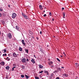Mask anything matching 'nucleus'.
<instances>
[{
	"mask_svg": "<svg viewBox=\"0 0 79 79\" xmlns=\"http://www.w3.org/2000/svg\"><path fill=\"white\" fill-rule=\"evenodd\" d=\"M47 73V75H48V74H48V73Z\"/></svg>",
	"mask_w": 79,
	"mask_h": 79,
	"instance_id": "nucleus-53",
	"label": "nucleus"
},
{
	"mask_svg": "<svg viewBox=\"0 0 79 79\" xmlns=\"http://www.w3.org/2000/svg\"><path fill=\"white\" fill-rule=\"evenodd\" d=\"M39 68L41 69L42 68H43V66H42V65H39Z\"/></svg>",
	"mask_w": 79,
	"mask_h": 79,
	"instance_id": "nucleus-14",
	"label": "nucleus"
},
{
	"mask_svg": "<svg viewBox=\"0 0 79 79\" xmlns=\"http://www.w3.org/2000/svg\"><path fill=\"white\" fill-rule=\"evenodd\" d=\"M37 40H38V39H39V38H37Z\"/></svg>",
	"mask_w": 79,
	"mask_h": 79,
	"instance_id": "nucleus-52",
	"label": "nucleus"
},
{
	"mask_svg": "<svg viewBox=\"0 0 79 79\" xmlns=\"http://www.w3.org/2000/svg\"><path fill=\"white\" fill-rule=\"evenodd\" d=\"M2 15V14L1 13H0V17H1Z\"/></svg>",
	"mask_w": 79,
	"mask_h": 79,
	"instance_id": "nucleus-34",
	"label": "nucleus"
},
{
	"mask_svg": "<svg viewBox=\"0 0 79 79\" xmlns=\"http://www.w3.org/2000/svg\"><path fill=\"white\" fill-rule=\"evenodd\" d=\"M0 64H1V65H2V66H3L5 65V62L2 61V62L0 63Z\"/></svg>",
	"mask_w": 79,
	"mask_h": 79,
	"instance_id": "nucleus-6",
	"label": "nucleus"
},
{
	"mask_svg": "<svg viewBox=\"0 0 79 79\" xmlns=\"http://www.w3.org/2000/svg\"><path fill=\"white\" fill-rule=\"evenodd\" d=\"M63 54H64V55L65 56H66V54H64V52H63Z\"/></svg>",
	"mask_w": 79,
	"mask_h": 79,
	"instance_id": "nucleus-41",
	"label": "nucleus"
},
{
	"mask_svg": "<svg viewBox=\"0 0 79 79\" xmlns=\"http://www.w3.org/2000/svg\"><path fill=\"white\" fill-rule=\"evenodd\" d=\"M22 42L23 45H25V43H24V40H22Z\"/></svg>",
	"mask_w": 79,
	"mask_h": 79,
	"instance_id": "nucleus-8",
	"label": "nucleus"
},
{
	"mask_svg": "<svg viewBox=\"0 0 79 79\" xmlns=\"http://www.w3.org/2000/svg\"><path fill=\"white\" fill-rule=\"evenodd\" d=\"M64 76H65V77H68V75L66 74H64L63 75Z\"/></svg>",
	"mask_w": 79,
	"mask_h": 79,
	"instance_id": "nucleus-13",
	"label": "nucleus"
},
{
	"mask_svg": "<svg viewBox=\"0 0 79 79\" xmlns=\"http://www.w3.org/2000/svg\"><path fill=\"white\" fill-rule=\"evenodd\" d=\"M62 10H64V7H62Z\"/></svg>",
	"mask_w": 79,
	"mask_h": 79,
	"instance_id": "nucleus-36",
	"label": "nucleus"
},
{
	"mask_svg": "<svg viewBox=\"0 0 79 79\" xmlns=\"http://www.w3.org/2000/svg\"><path fill=\"white\" fill-rule=\"evenodd\" d=\"M31 61V62H32L33 63V64H34V63H35V61L33 59H32Z\"/></svg>",
	"mask_w": 79,
	"mask_h": 79,
	"instance_id": "nucleus-9",
	"label": "nucleus"
},
{
	"mask_svg": "<svg viewBox=\"0 0 79 79\" xmlns=\"http://www.w3.org/2000/svg\"><path fill=\"white\" fill-rule=\"evenodd\" d=\"M0 35H1V32H0Z\"/></svg>",
	"mask_w": 79,
	"mask_h": 79,
	"instance_id": "nucleus-49",
	"label": "nucleus"
},
{
	"mask_svg": "<svg viewBox=\"0 0 79 79\" xmlns=\"http://www.w3.org/2000/svg\"><path fill=\"white\" fill-rule=\"evenodd\" d=\"M47 47H49L48 45H47Z\"/></svg>",
	"mask_w": 79,
	"mask_h": 79,
	"instance_id": "nucleus-50",
	"label": "nucleus"
},
{
	"mask_svg": "<svg viewBox=\"0 0 79 79\" xmlns=\"http://www.w3.org/2000/svg\"><path fill=\"white\" fill-rule=\"evenodd\" d=\"M45 73H48V72L47 71H46L45 72Z\"/></svg>",
	"mask_w": 79,
	"mask_h": 79,
	"instance_id": "nucleus-33",
	"label": "nucleus"
},
{
	"mask_svg": "<svg viewBox=\"0 0 79 79\" xmlns=\"http://www.w3.org/2000/svg\"><path fill=\"white\" fill-rule=\"evenodd\" d=\"M56 79H60V78L57 77L56 78Z\"/></svg>",
	"mask_w": 79,
	"mask_h": 79,
	"instance_id": "nucleus-39",
	"label": "nucleus"
},
{
	"mask_svg": "<svg viewBox=\"0 0 79 79\" xmlns=\"http://www.w3.org/2000/svg\"><path fill=\"white\" fill-rule=\"evenodd\" d=\"M19 50H22V48H21L20 47H19Z\"/></svg>",
	"mask_w": 79,
	"mask_h": 79,
	"instance_id": "nucleus-31",
	"label": "nucleus"
},
{
	"mask_svg": "<svg viewBox=\"0 0 79 79\" xmlns=\"http://www.w3.org/2000/svg\"><path fill=\"white\" fill-rule=\"evenodd\" d=\"M0 54H2V52H1V51H0Z\"/></svg>",
	"mask_w": 79,
	"mask_h": 79,
	"instance_id": "nucleus-46",
	"label": "nucleus"
},
{
	"mask_svg": "<svg viewBox=\"0 0 79 79\" xmlns=\"http://www.w3.org/2000/svg\"><path fill=\"white\" fill-rule=\"evenodd\" d=\"M19 51H20V52H21V51H22V50H19Z\"/></svg>",
	"mask_w": 79,
	"mask_h": 79,
	"instance_id": "nucleus-45",
	"label": "nucleus"
},
{
	"mask_svg": "<svg viewBox=\"0 0 79 79\" xmlns=\"http://www.w3.org/2000/svg\"><path fill=\"white\" fill-rule=\"evenodd\" d=\"M62 14L63 15H64V16H65V13L63 12Z\"/></svg>",
	"mask_w": 79,
	"mask_h": 79,
	"instance_id": "nucleus-23",
	"label": "nucleus"
},
{
	"mask_svg": "<svg viewBox=\"0 0 79 79\" xmlns=\"http://www.w3.org/2000/svg\"><path fill=\"white\" fill-rule=\"evenodd\" d=\"M14 68H15V67H14L12 68V71H14Z\"/></svg>",
	"mask_w": 79,
	"mask_h": 79,
	"instance_id": "nucleus-28",
	"label": "nucleus"
},
{
	"mask_svg": "<svg viewBox=\"0 0 79 79\" xmlns=\"http://www.w3.org/2000/svg\"><path fill=\"white\" fill-rule=\"evenodd\" d=\"M16 28L18 31H19V27H18V26H16Z\"/></svg>",
	"mask_w": 79,
	"mask_h": 79,
	"instance_id": "nucleus-16",
	"label": "nucleus"
},
{
	"mask_svg": "<svg viewBox=\"0 0 79 79\" xmlns=\"http://www.w3.org/2000/svg\"><path fill=\"white\" fill-rule=\"evenodd\" d=\"M40 34H42V31H40Z\"/></svg>",
	"mask_w": 79,
	"mask_h": 79,
	"instance_id": "nucleus-40",
	"label": "nucleus"
},
{
	"mask_svg": "<svg viewBox=\"0 0 79 79\" xmlns=\"http://www.w3.org/2000/svg\"><path fill=\"white\" fill-rule=\"evenodd\" d=\"M56 59L58 61H59V62H60V60H59V58H56Z\"/></svg>",
	"mask_w": 79,
	"mask_h": 79,
	"instance_id": "nucleus-27",
	"label": "nucleus"
},
{
	"mask_svg": "<svg viewBox=\"0 0 79 79\" xmlns=\"http://www.w3.org/2000/svg\"><path fill=\"white\" fill-rule=\"evenodd\" d=\"M22 15L23 17H24L26 15H25V14H24L23 13H22Z\"/></svg>",
	"mask_w": 79,
	"mask_h": 79,
	"instance_id": "nucleus-19",
	"label": "nucleus"
},
{
	"mask_svg": "<svg viewBox=\"0 0 79 79\" xmlns=\"http://www.w3.org/2000/svg\"><path fill=\"white\" fill-rule=\"evenodd\" d=\"M3 15L4 16H5L6 15H5V14H4Z\"/></svg>",
	"mask_w": 79,
	"mask_h": 79,
	"instance_id": "nucleus-48",
	"label": "nucleus"
},
{
	"mask_svg": "<svg viewBox=\"0 0 79 79\" xmlns=\"http://www.w3.org/2000/svg\"><path fill=\"white\" fill-rule=\"evenodd\" d=\"M61 68L64 69V67H61Z\"/></svg>",
	"mask_w": 79,
	"mask_h": 79,
	"instance_id": "nucleus-47",
	"label": "nucleus"
},
{
	"mask_svg": "<svg viewBox=\"0 0 79 79\" xmlns=\"http://www.w3.org/2000/svg\"><path fill=\"white\" fill-rule=\"evenodd\" d=\"M9 68L10 67H9V66H7L6 67V69L7 70H9Z\"/></svg>",
	"mask_w": 79,
	"mask_h": 79,
	"instance_id": "nucleus-10",
	"label": "nucleus"
},
{
	"mask_svg": "<svg viewBox=\"0 0 79 79\" xmlns=\"http://www.w3.org/2000/svg\"><path fill=\"white\" fill-rule=\"evenodd\" d=\"M41 79H44V78H42Z\"/></svg>",
	"mask_w": 79,
	"mask_h": 79,
	"instance_id": "nucleus-57",
	"label": "nucleus"
},
{
	"mask_svg": "<svg viewBox=\"0 0 79 79\" xmlns=\"http://www.w3.org/2000/svg\"><path fill=\"white\" fill-rule=\"evenodd\" d=\"M39 7L40 10H41L43 9V7H42V5H40Z\"/></svg>",
	"mask_w": 79,
	"mask_h": 79,
	"instance_id": "nucleus-7",
	"label": "nucleus"
},
{
	"mask_svg": "<svg viewBox=\"0 0 79 79\" xmlns=\"http://www.w3.org/2000/svg\"><path fill=\"white\" fill-rule=\"evenodd\" d=\"M26 59L25 58H23L22 60V62L23 63H26Z\"/></svg>",
	"mask_w": 79,
	"mask_h": 79,
	"instance_id": "nucleus-5",
	"label": "nucleus"
},
{
	"mask_svg": "<svg viewBox=\"0 0 79 79\" xmlns=\"http://www.w3.org/2000/svg\"><path fill=\"white\" fill-rule=\"evenodd\" d=\"M63 18H64V16Z\"/></svg>",
	"mask_w": 79,
	"mask_h": 79,
	"instance_id": "nucleus-56",
	"label": "nucleus"
},
{
	"mask_svg": "<svg viewBox=\"0 0 79 79\" xmlns=\"http://www.w3.org/2000/svg\"><path fill=\"white\" fill-rule=\"evenodd\" d=\"M6 59L7 61H10V58H9V57H8L6 58Z\"/></svg>",
	"mask_w": 79,
	"mask_h": 79,
	"instance_id": "nucleus-17",
	"label": "nucleus"
},
{
	"mask_svg": "<svg viewBox=\"0 0 79 79\" xmlns=\"http://www.w3.org/2000/svg\"><path fill=\"white\" fill-rule=\"evenodd\" d=\"M25 76L27 79H28L29 78V77H28V76L26 75H25Z\"/></svg>",
	"mask_w": 79,
	"mask_h": 79,
	"instance_id": "nucleus-20",
	"label": "nucleus"
},
{
	"mask_svg": "<svg viewBox=\"0 0 79 79\" xmlns=\"http://www.w3.org/2000/svg\"><path fill=\"white\" fill-rule=\"evenodd\" d=\"M54 37H55V36H54Z\"/></svg>",
	"mask_w": 79,
	"mask_h": 79,
	"instance_id": "nucleus-58",
	"label": "nucleus"
},
{
	"mask_svg": "<svg viewBox=\"0 0 79 79\" xmlns=\"http://www.w3.org/2000/svg\"><path fill=\"white\" fill-rule=\"evenodd\" d=\"M43 73V71H41V72H40L39 73Z\"/></svg>",
	"mask_w": 79,
	"mask_h": 79,
	"instance_id": "nucleus-30",
	"label": "nucleus"
},
{
	"mask_svg": "<svg viewBox=\"0 0 79 79\" xmlns=\"http://www.w3.org/2000/svg\"><path fill=\"white\" fill-rule=\"evenodd\" d=\"M43 12H45V10H44V11H43Z\"/></svg>",
	"mask_w": 79,
	"mask_h": 79,
	"instance_id": "nucleus-51",
	"label": "nucleus"
},
{
	"mask_svg": "<svg viewBox=\"0 0 79 79\" xmlns=\"http://www.w3.org/2000/svg\"><path fill=\"white\" fill-rule=\"evenodd\" d=\"M0 11H3V9H1V8H0Z\"/></svg>",
	"mask_w": 79,
	"mask_h": 79,
	"instance_id": "nucleus-24",
	"label": "nucleus"
},
{
	"mask_svg": "<svg viewBox=\"0 0 79 79\" xmlns=\"http://www.w3.org/2000/svg\"><path fill=\"white\" fill-rule=\"evenodd\" d=\"M27 61H29V59H27Z\"/></svg>",
	"mask_w": 79,
	"mask_h": 79,
	"instance_id": "nucleus-38",
	"label": "nucleus"
},
{
	"mask_svg": "<svg viewBox=\"0 0 79 79\" xmlns=\"http://www.w3.org/2000/svg\"><path fill=\"white\" fill-rule=\"evenodd\" d=\"M49 15H50V16H51L52 15V13L49 12Z\"/></svg>",
	"mask_w": 79,
	"mask_h": 79,
	"instance_id": "nucleus-29",
	"label": "nucleus"
},
{
	"mask_svg": "<svg viewBox=\"0 0 79 79\" xmlns=\"http://www.w3.org/2000/svg\"><path fill=\"white\" fill-rule=\"evenodd\" d=\"M35 78L36 79H39V77H35Z\"/></svg>",
	"mask_w": 79,
	"mask_h": 79,
	"instance_id": "nucleus-25",
	"label": "nucleus"
},
{
	"mask_svg": "<svg viewBox=\"0 0 79 79\" xmlns=\"http://www.w3.org/2000/svg\"><path fill=\"white\" fill-rule=\"evenodd\" d=\"M25 52H26L27 53H28V50H25Z\"/></svg>",
	"mask_w": 79,
	"mask_h": 79,
	"instance_id": "nucleus-22",
	"label": "nucleus"
},
{
	"mask_svg": "<svg viewBox=\"0 0 79 79\" xmlns=\"http://www.w3.org/2000/svg\"><path fill=\"white\" fill-rule=\"evenodd\" d=\"M50 64H53V62L50 61Z\"/></svg>",
	"mask_w": 79,
	"mask_h": 79,
	"instance_id": "nucleus-32",
	"label": "nucleus"
},
{
	"mask_svg": "<svg viewBox=\"0 0 79 79\" xmlns=\"http://www.w3.org/2000/svg\"><path fill=\"white\" fill-rule=\"evenodd\" d=\"M24 17L25 19H28V16L26 15H25Z\"/></svg>",
	"mask_w": 79,
	"mask_h": 79,
	"instance_id": "nucleus-15",
	"label": "nucleus"
},
{
	"mask_svg": "<svg viewBox=\"0 0 79 79\" xmlns=\"http://www.w3.org/2000/svg\"><path fill=\"white\" fill-rule=\"evenodd\" d=\"M47 16V15H46V14H44V17H45V16Z\"/></svg>",
	"mask_w": 79,
	"mask_h": 79,
	"instance_id": "nucleus-35",
	"label": "nucleus"
},
{
	"mask_svg": "<svg viewBox=\"0 0 79 79\" xmlns=\"http://www.w3.org/2000/svg\"><path fill=\"white\" fill-rule=\"evenodd\" d=\"M2 52H3V53H6V50H3L2 51Z\"/></svg>",
	"mask_w": 79,
	"mask_h": 79,
	"instance_id": "nucleus-12",
	"label": "nucleus"
},
{
	"mask_svg": "<svg viewBox=\"0 0 79 79\" xmlns=\"http://www.w3.org/2000/svg\"><path fill=\"white\" fill-rule=\"evenodd\" d=\"M57 69V70H56L53 72V73H58V72H59V71H61V69H60V68Z\"/></svg>",
	"mask_w": 79,
	"mask_h": 79,
	"instance_id": "nucleus-3",
	"label": "nucleus"
},
{
	"mask_svg": "<svg viewBox=\"0 0 79 79\" xmlns=\"http://www.w3.org/2000/svg\"><path fill=\"white\" fill-rule=\"evenodd\" d=\"M7 35L9 39H11L12 38V35L11 33H9Z\"/></svg>",
	"mask_w": 79,
	"mask_h": 79,
	"instance_id": "nucleus-2",
	"label": "nucleus"
},
{
	"mask_svg": "<svg viewBox=\"0 0 79 79\" xmlns=\"http://www.w3.org/2000/svg\"><path fill=\"white\" fill-rule=\"evenodd\" d=\"M16 17V14L15 13H14L12 14V18H13V19H15V18Z\"/></svg>",
	"mask_w": 79,
	"mask_h": 79,
	"instance_id": "nucleus-1",
	"label": "nucleus"
},
{
	"mask_svg": "<svg viewBox=\"0 0 79 79\" xmlns=\"http://www.w3.org/2000/svg\"><path fill=\"white\" fill-rule=\"evenodd\" d=\"M75 64L76 65V66L77 67V68L79 67V64L78 63H76Z\"/></svg>",
	"mask_w": 79,
	"mask_h": 79,
	"instance_id": "nucleus-11",
	"label": "nucleus"
},
{
	"mask_svg": "<svg viewBox=\"0 0 79 79\" xmlns=\"http://www.w3.org/2000/svg\"><path fill=\"white\" fill-rule=\"evenodd\" d=\"M10 55H11V54H8V56H10Z\"/></svg>",
	"mask_w": 79,
	"mask_h": 79,
	"instance_id": "nucleus-42",
	"label": "nucleus"
},
{
	"mask_svg": "<svg viewBox=\"0 0 79 79\" xmlns=\"http://www.w3.org/2000/svg\"><path fill=\"white\" fill-rule=\"evenodd\" d=\"M34 57H35V58H36V57H35V55H34Z\"/></svg>",
	"mask_w": 79,
	"mask_h": 79,
	"instance_id": "nucleus-44",
	"label": "nucleus"
},
{
	"mask_svg": "<svg viewBox=\"0 0 79 79\" xmlns=\"http://www.w3.org/2000/svg\"><path fill=\"white\" fill-rule=\"evenodd\" d=\"M8 6L9 8H10V5H8Z\"/></svg>",
	"mask_w": 79,
	"mask_h": 79,
	"instance_id": "nucleus-37",
	"label": "nucleus"
},
{
	"mask_svg": "<svg viewBox=\"0 0 79 79\" xmlns=\"http://www.w3.org/2000/svg\"><path fill=\"white\" fill-rule=\"evenodd\" d=\"M7 55L5 53L4 54H3L2 55L3 56H6Z\"/></svg>",
	"mask_w": 79,
	"mask_h": 79,
	"instance_id": "nucleus-18",
	"label": "nucleus"
},
{
	"mask_svg": "<svg viewBox=\"0 0 79 79\" xmlns=\"http://www.w3.org/2000/svg\"><path fill=\"white\" fill-rule=\"evenodd\" d=\"M21 77H24V75H21Z\"/></svg>",
	"mask_w": 79,
	"mask_h": 79,
	"instance_id": "nucleus-26",
	"label": "nucleus"
},
{
	"mask_svg": "<svg viewBox=\"0 0 79 79\" xmlns=\"http://www.w3.org/2000/svg\"><path fill=\"white\" fill-rule=\"evenodd\" d=\"M52 21H54V19H52Z\"/></svg>",
	"mask_w": 79,
	"mask_h": 79,
	"instance_id": "nucleus-43",
	"label": "nucleus"
},
{
	"mask_svg": "<svg viewBox=\"0 0 79 79\" xmlns=\"http://www.w3.org/2000/svg\"><path fill=\"white\" fill-rule=\"evenodd\" d=\"M43 13H44V12H43L42 13V14L43 15Z\"/></svg>",
	"mask_w": 79,
	"mask_h": 79,
	"instance_id": "nucleus-54",
	"label": "nucleus"
},
{
	"mask_svg": "<svg viewBox=\"0 0 79 79\" xmlns=\"http://www.w3.org/2000/svg\"><path fill=\"white\" fill-rule=\"evenodd\" d=\"M18 55L19 56V54H16L15 52L13 53V56H14V57L16 58V57H17Z\"/></svg>",
	"mask_w": 79,
	"mask_h": 79,
	"instance_id": "nucleus-4",
	"label": "nucleus"
},
{
	"mask_svg": "<svg viewBox=\"0 0 79 79\" xmlns=\"http://www.w3.org/2000/svg\"><path fill=\"white\" fill-rule=\"evenodd\" d=\"M61 57H63V56H60Z\"/></svg>",
	"mask_w": 79,
	"mask_h": 79,
	"instance_id": "nucleus-55",
	"label": "nucleus"
},
{
	"mask_svg": "<svg viewBox=\"0 0 79 79\" xmlns=\"http://www.w3.org/2000/svg\"><path fill=\"white\" fill-rule=\"evenodd\" d=\"M22 69H24V65H22Z\"/></svg>",
	"mask_w": 79,
	"mask_h": 79,
	"instance_id": "nucleus-21",
	"label": "nucleus"
}]
</instances>
